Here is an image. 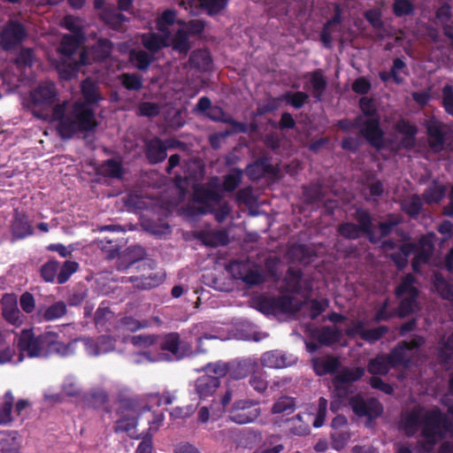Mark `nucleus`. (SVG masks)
I'll return each mask as SVG.
<instances>
[{
    "label": "nucleus",
    "instance_id": "obj_1",
    "mask_svg": "<svg viewBox=\"0 0 453 453\" xmlns=\"http://www.w3.org/2000/svg\"><path fill=\"white\" fill-rule=\"evenodd\" d=\"M57 97L56 85L51 81L42 82L30 92L29 108L36 118L57 122L56 129L62 140L96 131L98 121L88 105L67 101L57 104Z\"/></svg>",
    "mask_w": 453,
    "mask_h": 453
},
{
    "label": "nucleus",
    "instance_id": "obj_2",
    "mask_svg": "<svg viewBox=\"0 0 453 453\" xmlns=\"http://www.w3.org/2000/svg\"><path fill=\"white\" fill-rule=\"evenodd\" d=\"M403 426L408 436L414 435L421 427L423 449L430 452L444 437L453 436V406L448 408L446 415L436 407L428 411L414 409L405 417Z\"/></svg>",
    "mask_w": 453,
    "mask_h": 453
},
{
    "label": "nucleus",
    "instance_id": "obj_3",
    "mask_svg": "<svg viewBox=\"0 0 453 453\" xmlns=\"http://www.w3.org/2000/svg\"><path fill=\"white\" fill-rule=\"evenodd\" d=\"M417 282L411 273H407L396 286L395 295L398 300L396 314L399 318H405L421 311L418 301L420 291L416 286Z\"/></svg>",
    "mask_w": 453,
    "mask_h": 453
},
{
    "label": "nucleus",
    "instance_id": "obj_4",
    "mask_svg": "<svg viewBox=\"0 0 453 453\" xmlns=\"http://www.w3.org/2000/svg\"><path fill=\"white\" fill-rule=\"evenodd\" d=\"M360 108L363 111L361 135L366 139L369 144L377 150L384 148V133L380 127V116L374 106L373 100L367 97L360 99Z\"/></svg>",
    "mask_w": 453,
    "mask_h": 453
},
{
    "label": "nucleus",
    "instance_id": "obj_5",
    "mask_svg": "<svg viewBox=\"0 0 453 453\" xmlns=\"http://www.w3.org/2000/svg\"><path fill=\"white\" fill-rule=\"evenodd\" d=\"M15 343L19 351L18 362L23 360L24 355L30 358L45 356V333L35 336L32 329H23L17 335Z\"/></svg>",
    "mask_w": 453,
    "mask_h": 453
},
{
    "label": "nucleus",
    "instance_id": "obj_6",
    "mask_svg": "<svg viewBox=\"0 0 453 453\" xmlns=\"http://www.w3.org/2000/svg\"><path fill=\"white\" fill-rule=\"evenodd\" d=\"M357 223L342 222L338 225V234L347 240H357L365 236L369 241L371 214L367 210L357 208L354 213Z\"/></svg>",
    "mask_w": 453,
    "mask_h": 453
},
{
    "label": "nucleus",
    "instance_id": "obj_7",
    "mask_svg": "<svg viewBox=\"0 0 453 453\" xmlns=\"http://www.w3.org/2000/svg\"><path fill=\"white\" fill-rule=\"evenodd\" d=\"M259 403L251 399L235 401L229 411V419L243 425L253 422L260 415Z\"/></svg>",
    "mask_w": 453,
    "mask_h": 453
},
{
    "label": "nucleus",
    "instance_id": "obj_8",
    "mask_svg": "<svg viewBox=\"0 0 453 453\" xmlns=\"http://www.w3.org/2000/svg\"><path fill=\"white\" fill-rule=\"evenodd\" d=\"M364 374L365 369L362 367L342 369L332 380L334 393L339 397H348L353 393L352 383L360 380Z\"/></svg>",
    "mask_w": 453,
    "mask_h": 453
},
{
    "label": "nucleus",
    "instance_id": "obj_9",
    "mask_svg": "<svg viewBox=\"0 0 453 453\" xmlns=\"http://www.w3.org/2000/svg\"><path fill=\"white\" fill-rule=\"evenodd\" d=\"M27 36V33L23 24L17 20H10L0 32V47L5 51L12 50L20 45Z\"/></svg>",
    "mask_w": 453,
    "mask_h": 453
},
{
    "label": "nucleus",
    "instance_id": "obj_10",
    "mask_svg": "<svg viewBox=\"0 0 453 453\" xmlns=\"http://www.w3.org/2000/svg\"><path fill=\"white\" fill-rule=\"evenodd\" d=\"M160 349L169 353H161L157 359L160 361H180L185 357V351L188 349L185 344L180 342V336L176 332L165 334L160 342Z\"/></svg>",
    "mask_w": 453,
    "mask_h": 453
},
{
    "label": "nucleus",
    "instance_id": "obj_11",
    "mask_svg": "<svg viewBox=\"0 0 453 453\" xmlns=\"http://www.w3.org/2000/svg\"><path fill=\"white\" fill-rule=\"evenodd\" d=\"M349 405L356 415L366 417L369 420L378 418L383 411V407L378 400L365 399L359 395L350 397Z\"/></svg>",
    "mask_w": 453,
    "mask_h": 453
},
{
    "label": "nucleus",
    "instance_id": "obj_12",
    "mask_svg": "<svg viewBox=\"0 0 453 453\" xmlns=\"http://www.w3.org/2000/svg\"><path fill=\"white\" fill-rule=\"evenodd\" d=\"M59 334L55 332H45V356L47 358L55 354L61 357H65L75 353V345L79 342L78 339H74L68 343H64L58 340Z\"/></svg>",
    "mask_w": 453,
    "mask_h": 453
},
{
    "label": "nucleus",
    "instance_id": "obj_13",
    "mask_svg": "<svg viewBox=\"0 0 453 453\" xmlns=\"http://www.w3.org/2000/svg\"><path fill=\"white\" fill-rule=\"evenodd\" d=\"M88 64V54L83 50L78 54V58H61L57 64V70L61 79L71 80L77 74L81 66Z\"/></svg>",
    "mask_w": 453,
    "mask_h": 453
},
{
    "label": "nucleus",
    "instance_id": "obj_14",
    "mask_svg": "<svg viewBox=\"0 0 453 453\" xmlns=\"http://www.w3.org/2000/svg\"><path fill=\"white\" fill-rule=\"evenodd\" d=\"M400 219L394 215L388 214L385 220L380 221L377 225L378 232L374 228L373 219L371 216V224H370V234H369V242L377 245L380 244L381 240L388 235H390L394 229L400 224Z\"/></svg>",
    "mask_w": 453,
    "mask_h": 453
},
{
    "label": "nucleus",
    "instance_id": "obj_15",
    "mask_svg": "<svg viewBox=\"0 0 453 453\" xmlns=\"http://www.w3.org/2000/svg\"><path fill=\"white\" fill-rule=\"evenodd\" d=\"M260 311L268 314L292 313L295 311L293 298L288 296L265 298L260 302Z\"/></svg>",
    "mask_w": 453,
    "mask_h": 453
},
{
    "label": "nucleus",
    "instance_id": "obj_16",
    "mask_svg": "<svg viewBox=\"0 0 453 453\" xmlns=\"http://www.w3.org/2000/svg\"><path fill=\"white\" fill-rule=\"evenodd\" d=\"M196 200L201 204L198 208L200 214H206L212 211V207L221 203L223 196L213 189L207 188H198L195 191Z\"/></svg>",
    "mask_w": 453,
    "mask_h": 453
},
{
    "label": "nucleus",
    "instance_id": "obj_17",
    "mask_svg": "<svg viewBox=\"0 0 453 453\" xmlns=\"http://www.w3.org/2000/svg\"><path fill=\"white\" fill-rule=\"evenodd\" d=\"M144 154L150 164L156 165L167 157V147L158 137L147 139L144 141Z\"/></svg>",
    "mask_w": 453,
    "mask_h": 453
},
{
    "label": "nucleus",
    "instance_id": "obj_18",
    "mask_svg": "<svg viewBox=\"0 0 453 453\" xmlns=\"http://www.w3.org/2000/svg\"><path fill=\"white\" fill-rule=\"evenodd\" d=\"M232 271L235 278L242 280L249 286L259 285L265 280L264 275L258 270L250 268L246 263H234Z\"/></svg>",
    "mask_w": 453,
    "mask_h": 453
},
{
    "label": "nucleus",
    "instance_id": "obj_19",
    "mask_svg": "<svg viewBox=\"0 0 453 453\" xmlns=\"http://www.w3.org/2000/svg\"><path fill=\"white\" fill-rule=\"evenodd\" d=\"M258 363L256 358L244 357L230 361V377L234 380H242L254 372H257Z\"/></svg>",
    "mask_w": 453,
    "mask_h": 453
},
{
    "label": "nucleus",
    "instance_id": "obj_20",
    "mask_svg": "<svg viewBox=\"0 0 453 453\" xmlns=\"http://www.w3.org/2000/svg\"><path fill=\"white\" fill-rule=\"evenodd\" d=\"M99 16L108 27L116 32H125L127 23L130 21L128 17L119 12L113 7H106L99 13Z\"/></svg>",
    "mask_w": 453,
    "mask_h": 453
},
{
    "label": "nucleus",
    "instance_id": "obj_21",
    "mask_svg": "<svg viewBox=\"0 0 453 453\" xmlns=\"http://www.w3.org/2000/svg\"><path fill=\"white\" fill-rule=\"evenodd\" d=\"M66 313V303L64 301H58L49 306H39L35 316L36 319L40 322H50L63 318Z\"/></svg>",
    "mask_w": 453,
    "mask_h": 453
},
{
    "label": "nucleus",
    "instance_id": "obj_22",
    "mask_svg": "<svg viewBox=\"0 0 453 453\" xmlns=\"http://www.w3.org/2000/svg\"><path fill=\"white\" fill-rule=\"evenodd\" d=\"M219 385V378L203 375L196 380L195 391L198 395L199 398L203 400L212 395Z\"/></svg>",
    "mask_w": 453,
    "mask_h": 453
},
{
    "label": "nucleus",
    "instance_id": "obj_23",
    "mask_svg": "<svg viewBox=\"0 0 453 453\" xmlns=\"http://www.w3.org/2000/svg\"><path fill=\"white\" fill-rule=\"evenodd\" d=\"M426 129L431 149L434 151L442 150L445 144V135L442 124L435 119H431L427 123Z\"/></svg>",
    "mask_w": 453,
    "mask_h": 453
},
{
    "label": "nucleus",
    "instance_id": "obj_24",
    "mask_svg": "<svg viewBox=\"0 0 453 453\" xmlns=\"http://www.w3.org/2000/svg\"><path fill=\"white\" fill-rule=\"evenodd\" d=\"M262 365L269 368L280 369L292 364V361L281 351H267L261 357Z\"/></svg>",
    "mask_w": 453,
    "mask_h": 453
},
{
    "label": "nucleus",
    "instance_id": "obj_25",
    "mask_svg": "<svg viewBox=\"0 0 453 453\" xmlns=\"http://www.w3.org/2000/svg\"><path fill=\"white\" fill-rule=\"evenodd\" d=\"M81 94L86 102H82L88 105L92 111L90 104H95L100 102L103 97L99 92L98 85L90 78H87L81 82ZM95 113V111H93Z\"/></svg>",
    "mask_w": 453,
    "mask_h": 453
},
{
    "label": "nucleus",
    "instance_id": "obj_26",
    "mask_svg": "<svg viewBox=\"0 0 453 453\" xmlns=\"http://www.w3.org/2000/svg\"><path fill=\"white\" fill-rule=\"evenodd\" d=\"M19 449L20 441L17 431L0 433V453H19Z\"/></svg>",
    "mask_w": 453,
    "mask_h": 453
},
{
    "label": "nucleus",
    "instance_id": "obj_27",
    "mask_svg": "<svg viewBox=\"0 0 453 453\" xmlns=\"http://www.w3.org/2000/svg\"><path fill=\"white\" fill-rule=\"evenodd\" d=\"M388 357L391 365L396 367L398 365H402L405 368L410 366L411 364V356L408 351V347L405 342L398 343L389 354L387 355Z\"/></svg>",
    "mask_w": 453,
    "mask_h": 453
},
{
    "label": "nucleus",
    "instance_id": "obj_28",
    "mask_svg": "<svg viewBox=\"0 0 453 453\" xmlns=\"http://www.w3.org/2000/svg\"><path fill=\"white\" fill-rule=\"evenodd\" d=\"M312 366L317 375L334 373L340 367V361L334 357H318L312 360Z\"/></svg>",
    "mask_w": 453,
    "mask_h": 453
},
{
    "label": "nucleus",
    "instance_id": "obj_29",
    "mask_svg": "<svg viewBox=\"0 0 453 453\" xmlns=\"http://www.w3.org/2000/svg\"><path fill=\"white\" fill-rule=\"evenodd\" d=\"M150 326L148 319H136L133 316H124L118 319L115 328L117 331H127L130 333L137 332Z\"/></svg>",
    "mask_w": 453,
    "mask_h": 453
},
{
    "label": "nucleus",
    "instance_id": "obj_30",
    "mask_svg": "<svg viewBox=\"0 0 453 453\" xmlns=\"http://www.w3.org/2000/svg\"><path fill=\"white\" fill-rule=\"evenodd\" d=\"M446 186L440 181L434 180L425 189L423 193V199L428 204L439 203L446 195Z\"/></svg>",
    "mask_w": 453,
    "mask_h": 453
},
{
    "label": "nucleus",
    "instance_id": "obj_31",
    "mask_svg": "<svg viewBox=\"0 0 453 453\" xmlns=\"http://www.w3.org/2000/svg\"><path fill=\"white\" fill-rule=\"evenodd\" d=\"M81 41L76 35H65L62 37L58 50L61 58H78L77 50L79 49Z\"/></svg>",
    "mask_w": 453,
    "mask_h": 453
},
{
    "label": "nucleus",
    "instance_id": "obj_32",
    "mask_svg": "<svg viewBox=\"0 0 453 453\" xmlns=\"http://www.w3.org/2000/svg\"><path fill=\"white\" fill-rule=\"evenodd\" d=\"M415 250V244L411 242L403 243L399 250L390 254V259L395 263L399 271L403 270L408 264V257Z\"/></svg>",
    "mask_w": 453,
    "mask_h": 453
},
{
    "label": "nucleus",
    "instance_id": "obj_33",
    "mask_svg": "<svg viewBox=\"0 0 453 453\" xmlns=\"http://www.w3.org/2000/svg\"><path fill=\"white\" fill-rule=\"evenodd\" d=\"M342 337V331L334 326H323L316 333L318 342L326 346H330L334 343L340 342Z\"/></svg>",
    "mask_w": 453,
    "mask_h": 453
},
{
    "label": "nucleus",
    "instance_id": "obj_34",
    "mask_svg": "<svg viewBox=\"0 0 453 453\" xmlns=\"http://www.w3.org/2000/svg\"><path fill=\"white\" fill-rule=\"evenodd\" d=\"M393 368L387 355H378L372 358L367 365V371L372 375H386Z\"/></svg>",
    "mask_w": 453,
    "mask_h": 453
},
{
    "label": "nucleus",
    "instance_id": "obj_35",
    "mask_svg": "<svg viewBox=\"0 0 453 453\" xmlns=\"http://www.w3.org/2000/svg\"><path fill=\"white\" fill-rule=\"evenodd\" d=\"M113 43L106 38H100L91 48L90 54L96 61L107 59L111 53Z\"/></svg>",
    "mask_w": 453,
    "mask_h": 453
},
{
    "label": "nucleus",
    "instance_id": "obj_36",
    "mask_svg": "<svg viewBox=\"0 0 453 453\" xmlns=\"http://www.w3.org/2000/svg\"><path fill=\"white\" fill-rule=\"evenodd\" d=\"M12 232L13 236L18 239H23L32 234L33 229L28 219L24 215L17 214L12 224Z\"/></svg>",
    "mask_w": 453,
    "mask_h": 453
},
{
    "label": "nucleus",
    "instance_id": "obj_37",
    "mask_svg": "<svg viewBox=\"0 0 453 453\" xmlns=\"http://www.w3.org/2000/svg\"><path fill=\"white\" fill-rule=\"evenodd\" d=\"M138 421L135 417H123L119 418L115 426L116 433H126L132 439H138L140 436L136 433Z\"/></svg>",
    "mask_w": 453,
    "mask_h": 453
},
{
    "label": "nucleus",
    "instance_id": "obj_38",
    "mask_svg": "<svg viewBox=\"0 0 453 453\" xmlns=\"http://www.w3.org/2000/svg\"><path fill=\"white\" fill-rule=\"evenodd\" d=\"M355 329L360 335L361 339L368 342H374L380 340L389 330L387 326H380L372 329H365L361 324H358Z\"/></svg>",
    "mask_w": 453,
    "mask_h": 453
},
{
    "label": "nucleus",
    "instance_id": "obj_39",
    "mask_svg": "<svg viewBox=\"0 0 453 453\" xmlns=\"http://www.w3.org/2000/svg\"><path fill=\"white\" fill-rule=\"evenodd\" d=\"M310 75L313 96L316 98V101L319 102L322 100V96L326 88L327 81L320 69L315 70Z\"/></svg>",
    "mask_w": 453,
    "mask_h": 453
},
{
    "label": "nucleus",
    "instance_id": "obj_40",
    "mask_svg": "<svg viewBox=\"0 0 453 453\" xmlns=\"http://www.w3.org/2000/svg\"><path fill=\"white\" fill-rule=\"evenodd\" d=\"M2 314L9 323L14 326H19L23 322V315L15 301L4 303L2 309Z\"/></svg>",
    "mask_w": 453,
    "mask_h": 453
},
{
    "label": "nucleus",
    "instance_id": "obj_41",
    "mask_svg": "<svg viewBox=\"0 0 453 453\" xmlns=\"http://www.w3.org/2000/svg\"><path fill=\"white\" fill-rule=\"evenodd\" d=\"M280 99L295 109H301L307 103L309 95L303 91H287L280 96Z\"/></svg>",
    "mask_w": 453,
    "mask_h": 453
},
{
    "label": "nucleus",
    "instance_id": "obj_42",
    "mask_svg": "<svg viewBox=\"0 0 453 453\" xmlns=\"http://www.w3.org/2000/svg\"><path fill=\"white\" fill-rule=\"evenodd\" d=\"M189 61L191 65L202 71H207L211 65V58L206 50H195L191 53Z\"/></svg>",
    "mask_w": 453,
    "mask_h": 453
},
{
    "label": "nucleus",
    "instance_id": "obj_43",
    "mask_svg": "<svg viewBox=\"0 0 453 453\" xmlns=\"http://www.w3.org/2000/svg\"><path fill=\"white\" fill-rule=\"evenodd\" d=\"M119 80L122 86L130 91H140L143 87V79L137 73H122Z\"/></svg>",
    "mask_w": 453,
    "mask_h": 453
},
{
    "label": "nucleus",
    "instance_id": "obj_44",
    "mask_svg": "<svg viewBox=\"0 0 453 453\" xmlns=\"http://www.w3.org/2000/svg\"><path fill=\"white\" fill-rule=\"evenodd\" d=\"M243 171L240 168H233L224 176L223 189L226 192L234 191L242 182Z\"/></svg>",
    "mask_w": 453,
    "mask_h": 453
},
{
    "label": "nucleus",
    "instance_id": "obj_45",
    "mask_svg": "<svg viewBox=\"0 0 453 453\" xmlns=\"http://www.w3.org/2000/svg\"><path fill=\"white\" fill-rule=\"evenodd\" d=\"M286 282L289 290L300 294L303 291V273L299 269L289 268L286 276Z\"/></svg>",
    "mask_w": 453,
    "mask_h": 453
},
{
    "label": "nucleus",
    "instance_id": "obj_46",
    "mask_svg": "<svg viewBox=\"0 0 453 453\" xmlns=\"http://www.w3.org/2000/svg\"><path fill=\"white\" fill-rule=\"evenodd\" d=\"M160 338L158 334H142L130 336V342L136 348H149L157 344Z\"/></svg>",
    "mask_w": 453,
    "mask_h": 453
},
{
    "label": "nucleus",
    "instance_id": "obj_47",
    "mask_svg": "<svg viewBox=\"0 0 453 453\" xmlns=\"http://www.w3.org/2000/svg\"><path fill=\"white\" fill-rule=\"evenodd\" d=\"M102 173L110 178L120 179L124 173V169L121 163L115 159H108L101 165Z\"/></svg>",
    "mask_w": 453,
    "mask_h": 453
},
{
    "label": "nucleus",
    "instance_id": "obj_48",
    "mask_svg": "<svg viewBox=\"0 0 453 453\" xmlns=\"http://www.w3.org/2000/svg\"><path fill=\"white\" fill-rule=\"evenodd\" d=\"M173 47L180 53H188L191 48L188 33L183 29H179L173 38Z\"/></svg>",
    "mask_w": 453,
    "mask_h": 453
},
{
    "label": "nucleus",
    "instance_id": "obj_49",
    "mask_svg": "<svg viewBox=\"0 0 453 453\" xmlns=\"http://www.w3.org/2000/svg\"><path fill=\"white\" fill-rule=\"evenodd\" d=\"M296 409L295 401L288 396H282L279 398L272 407V412L274 414H290Z\"/></svg>",
    "mask_w": 453,
    "mask_h": 453
},
{
    "label": "nucleus",
    "instance_id": "obj_50",
    "mask_svg": "<svg viewBox=\"0 0 453 453\" xmlns=\"http://www.w3.org/2000/svg\"><path fill=\"white\" fill-rule=\"evenodd\" d=\"M79 268V264L75 261L66 260L63 263L61 267H59V272L58 273L57 281L58 284L65 283L72 274L77 272Z\"/></svg>",
    "mask_w": 453,
    "mask_h": 453
},
{
    "label": "nucleus",
    "instance_id": "obj_51",
    "mask_svg": "<svg viewBox=\"0 0 453 453\" xmlns=\"http://www.w3.org/2000/svg\"><path fill=\"white\" fill-rule=\"evenodd\" d=\"M59 264L54 259L49 260L40 268L41 277L46 282H53L58 277Z\"/></svg>",
    "mask_w": 453,
    "mask_h": 453
},
{
    "label": "nucleus",
    "instance_id": "obj_52",
    "mask_svg": "<svg viewBox=\"0 0 453 453\" xmlns=\"http://www.w3.org/2000/svg\"><path fill=\"white\" fill-rule=\"evenodd\" d=\"M434 288L443 299L453 301V288L443 277L436 276Z\"/></svg>",
    "mask_w": 453,
    "mask_h": 453
},
{
    "label": "nucleus",
    "instance_id": "obj_53",
    "mask_svg": "<svg viewBox=\"0 0 453 453\" xmlns=\"http://www.w3.org/2000/svg\"><path fill=\"white\" fill-rule=\"evenodd\" d=\"M414 10V5L410 0H395L393 4V12L396 17L412 15Z\"/></svg>",
    "mask_w": 453,
    "mask_h": 453
},
{
    "label": "nucleus",
    "instance_id": "obj_54",
    "mask_svg": "<svg viewBox=\"0 0 453 453\" xmlns=\"http://www.w3.org/2000/svg\"><path fill=\"white\" fill-rule=\"evenodd\" d=\"M290 424V433L295 435L303 436L310 433L308 424L302 420V416L297 414L288 420Z\"/></svg>",
    "mask_w": 453,
    "mask_h": 453
},
{
    "label": "nucleus",
    "instance_id": "obj_55",
    "mask_svg": "<svg viewBox=\"0 0 453 453\" xmlns=\"http://www.w3.org/2000/svg\"><path fill=\"white\" fill-rule=\"evenodd\" d=\"M423 203L418 195H413L403 203L404 211L411 218H416L421 211Z\"/></svg>",
    "mask_w": 453,
    "mask_h": 453
},
{
    "label": "nucleus",
    "instance_id": "obj_56",
    "mask_svg": "<svg viewBox=\"0 0 453 453\" xmlns=\"http://www.w3.org/2000/svg\"><path fill=\"white\" fill-rule=\"evenodd\" d=\"M143 46L150 51L157 52L163 46V40L157 34L143 35L142 37Z\"/></svg>",
    "mask_w": 453,
    "mask_h": 453
},
{
    "label": "nucleus",
    "instance_id": "obj_57",
    "mask_svg": "<svg viewBox=\"0 0 453 453\" xmlns=\"http://www.w3.org/2000/svg\"><path fill=\"white\" fill-rule=\"evenodd\" d=\"M228 0H201V5L210 16L219 13L227 5Z\"/></svg>",
    "mask_w": 453,
    "mask_h": 453
},
{
    "label": "nucleus",
    "instance_id": "obj_58",
    "mask_svg": "<svg viewBox=\"0 0 453 453\" xmlns=\"http://www.w3.org/2000/svg\"><path fill=\"white\" fill-rule=\"evenodd\" d=\"M303 196L309 203L321 202L324 198L322 188L319 185H311L303 188Z\"/></svg>",
    "mask_w": 453,
    "mask_h": 453
},
{
    "label": "nucleus",
    "instance_id": "obj_59",
    "mask_svg": "<svg viewBox=\"0 0 453 453\" xmlns=\"http://www.w3.org/2000/svg\"><path fill=\"white\" fill-rule=\"evenodd\" d=\"M96 342L98 356L115 350V340L110 335H100Z\"/></svg>",
    "mask_w": 453,
    "mask_h": 453
},
{
    "label": "nucleus",
    "instance_id": "obj_60",
    "mask_svg": "<svg viewBox=\"0 0 453 453\" xmlns=\"http://www.w3.org/2000/svg\"><path fill=\"white\" fill-rule=\"evenodd\" d=\"M35 59L34 50L30 48H22L15 60L19 67L32 66Z\"/></svg>",
    "mask_w": 453,
    "mask_h": 453
},
{
    "label": "nucleus",
    "instance_id": "obj_61",
    "mask_svg": "<svg viewBox=\"0 0 453 453\" xmlns=\"http://www.w3.org/2000/svg\"><path fill=\"white\" fill-rule=\"evenodd\" d=\"M431 257V251L426 250L425 249H422L418 250L411 262L412 270L415 273H420L421 272V265L426 264L429 262Z\"/></svg>",
    "mask_w": 453,
    "mask_h": 453
},
{
    "label": "nucleus",
    "instance_id": "obj_62",
    "mask_svg": "<svg viewBox=\"0 0 453 453\" xmlns=\"http://www.w3.org/2000/svg\"><path fill=\"white\" fill-rule=\"evenodd\" d=\"M250 384L254 388V390L257 391L258 393L265 392L268 388V382L265 380L264 374L256 372L251 373Z\"/></svg>",
    "mask_w": 453,
    "mask_h": 453
},
{
    "label": "nucleus",
    "instance_id": "obj_63",
    "mask_svg": "<svg viewBox=\"0 0 453 453\" xmlns=\"http://www.w3.org/2000/svg\"><path fill=\"white\" fill-rule=\"evenodd\" d=\"M19 304L22 311L30 314L35 311V299L30 292L23 293L19 297Z\"/></svg>",
    "mask_w": 453,
    "mask_h": 453
},
{
    "label": "nucleus",
    "instance_id": "obj_64",
    "mask_svg": "<svg viewBox=\"0 0 453 453\" xmlns=\"http://www.w3.org/2000/svg\"><path fill=\"white\" fill-rule=\"evenodd\" d=\"M442 100L445 111L453 116V88L447 85L442 89Z\"/></svg>",
    "mask_w": 453,
    "mask_h": 453
}]
</instances>
